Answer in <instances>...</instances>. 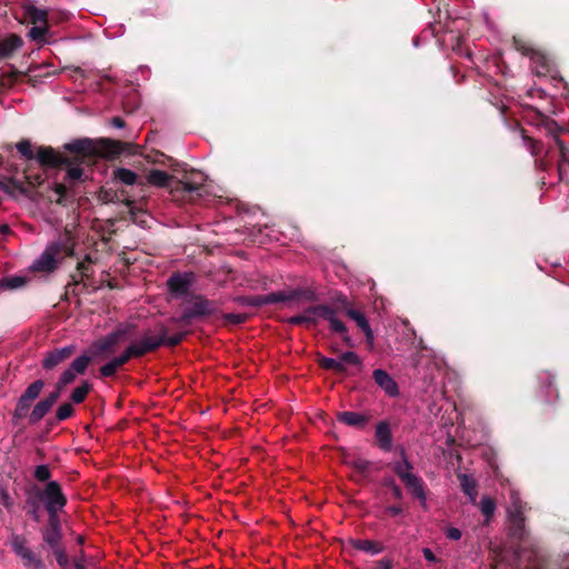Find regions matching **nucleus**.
<instances>
[{"label": "nucleus", "instance_id": "6e6d98bb", "mask_svg": "<svg viewBox=\"0 0 569 569\" xmlns=\"http://www.w3.org/2000/svg\"><path fill=\"white\" fill-rule=\"evenodd\" d=\"M387 511L392 516H398L402 512V509L398 506H390L388 507Z\"/></svg>", "mask_w": 569, "mask_h": 569}, {"label": "nucleus", "instance_id": "603ef678", "mask_svg": "<svg viewBox=\"0 0 569 569\" xmlns=\"http://www.w3.org/2000/svg\"><path fill=\"white\" fill-rule=\"evenodd\" d=\"M362 331L366 335L368 343L370 345V347H372L373 346V332L370 328V325L368 327H366Z\"/></svg>", "mask_w": 569, "mask_h": 569}, {"label": "nucleus", "instance_id": "2eb2a0df", "mask_svg": "<svg viewBox=\"0 0 569 569\" xmlns=\"http://www.w3.org/2000/svg\"><path fill=\"white\" fill-rule=\"evenodd\" d=\"M321 309L322 305L309 307L302 313L289 318L288 322L290 325L315 323L320 318Z\"/></svg>", "mask_w": 569, "mask_h": 569}, {"label": "nucleus", "instance_id": "8fccbe9b", "mask_svg": "<svg viewBox=\"0 0 569 569\" xmlns=\"http://www.w3.org/2000/svg\"><path fill=\"white\" fill-rule=\"evenodd\" d=\"M352 466L356 469H358L359 471H365V470H367L369 462L363 459H357V460L352 461Z\"/></svg>", "mask_w": 569, "mask_h": 569}, {"label": "nucleus", "instance_id": "864d4df0", "mask_svg": "<svg viewBox=\"0 0 569 569\" xmlns=\"http://www.w3.org/2000/svg\"><path fill=\"white\" fill-rule=\"evenodd\" d=\"M422 552H423V557L426 558V560H428L430 562H435L436 561V557H435L433 552L430 549L425 548Z\"/></svg>", "mask_w": 569, "mask_h": 569}, {"label": "nucleus", "instance_id": "1a4fd4ad", "mask_svg": "<svg viewBox=\"0 0 569 569\" xmlns=\"http://www.w3.org/2000/svg\"><path fill=\"white\" fill-rule=\"evenodd\" d=\"M373 379L376 383L390 397H396L399 393L398 385L393 378L382 369L373 371Z\"/></svg>", "mask_w": 569, "mask_h": 569}, {"label": "nucleus", "instance_id": "680f3d73", "mask_svg": "<svg viewBox=\"0 0 569 569\" xmlns=\"http://www.w3.org/2000/svg\"><path fill=\"white\" fill-rule=\"evenodd\" d=\"M77 569H81L80 567H77Z\"/></svg>", "mask_w": 569, "mask_h": 569}, {"label": "nucleus", "instance_id": "bb28decb", "mask_svg": "<svg viewBox=\"0 0 569 569\" xmlns=\"http://www.w3.org/2000/svg\"><path fill=\"white\" fill-rule=\"evenodd\" d=\"M61 164H64L68 167L67 169V179L69 181H79L82 179V176H83V170L82 168L78 164V160L77 159H71L69 157H67V162H62Z\"/></svg>", "mask_w": 569, "mask_h": 569}, {"label": "nucleus", "instance_id": "6ab92c4d", "mask_svg": "<svg viewBox=\"0 0 569 569\" xmlns=\"http://www.w3.org/2000/svg\"><path fill=\"white\" fill-rule=\"evenodd\" d=\"M377 441L383 450H390L392 445V436L390 427L387 422H379L376 428Z\"/></svg>", "mask_w": 569, "mask_h": 569}, {"label": "nucleus", "instance_id": "a878e982", "mask_svg": "<svg viewBox=\"0 0 569 569\" xmlns=\"http://www.w3.org/2000/svg\"><path fill=\"white\" fill-rule=\"evenodd\" d=\"M338 419L339 421L352 427L363 426L367 421V418L363 415L353 411L339 412Z\"/></svg>", "mask_w": 569, "mask_h": 569}, {"label": "nucleus", "instance_id": "c85d7f7f", "mask_svg": "<svg viewBox=\"0 0 569 569\" xmlns=\"http://www.w3.org/2000/svg\"><path fill=\"white\" fill-rule=\"evenodd\" d=\"M113 176H114V179H117L118 181L127 184V186H133L134 183H137V174L129 170V169H126V168H119L117 169L114 172H113Z\"/></svg>", "mask_w": 569, "mask_h": 569}, {"label": "nucleus", "instance_id": "7ed1b4c3", "mask_svg": "<svg viewBox=\"0 0 569 569\" xmlns=\"http://www.w3.org/2000/svg\"><path fill=\"white\" fill-rule=\"evenodd\" d=\"M393 470L406 485L410 493L419 499L420 502L425 506L427 502V496L422 480L412 472V466L408 461L403 451L401 452V459L393 463Z\"/></svg>", "mask_w": 569, "mask_h": 569}, {"label": "nucleus", "instance_id": "473e14b6", "mask_svg": "<svg viewBox=\"0 0 569 569\" xmlns=\"http://www.w3.org/2000/svg\"><path fill=\"white\" fill-rule=\"evenodd\" d=\"M90 361H91V358L89 356L82 355L72 361V363L70 365V368L77 375H82L86 371Z\"/></svg>", "mask_w": 569, "mask_h": 569}, {"label": "nucleus", "instance_id": "e433bc0d", "mask_svg": "<svg viewBox=\"0 0 569 569\" xmlns=\"http://www.w3.org/2000/svg\"><path fill=\"white\" fill-rule=\"evenodd\" d=\"M29 18L33 23L44 22L47 20V11L42 9H38L36 7H28Z\"/></svg>", "mask_w": 569, "mask_h": 569}, {"label": "nucleus", "instance_id": "393cba45", "mask_svg": "<svg viewBox=\"0 0 569 569\" xmlns=\"http://www.w3.org/2000/svg\"><path fill=\"white\" fill-rule=\"evenodd\" d=\"M300 297V291L273 292L261 299L262 303L289 302Z\"/></svg>", "mask_w": 569, "mask_h": 569}, {"label": "nucleus", "instance_id": "39448f33", "mask_svg": "<svg viewBox=\"0 0 569 569\" xmlns=\"http://www.w3.org/2000/svg\"><path fill=\"white\" fill-rule=\"evenodd\" d=\"M40 499L43 501L49 517L58 516V511L67 503V499L57 481L48 482Z\"/></svg>", "mask_w": 569, "mask_h": 569}, {"label": "nucleus", "instance_id": "9d476101", "mask_svg": "<svg viewBox=\"0 0 569 569\" xmlns=\"http://www.w3.org/2000/svg\"><path fill=\"white\" fill-rule=\"evenodd\" d=\"M59 397V391H53L46 399L39 401L30 415V421L32 423L40 421L49 412Z\"/></svg>", "mask_w": 569, "mask_h": 569}, {"label": "nucleus", "instance_id": "b1692460", "mask_svg": "<svg viewBox=\"0 0 569 569\" xmlns=\"http://www.w3.org/2000/svg\"><path fill=\"white\" fill-rule=\"evenodd\" d=\"M460 486L465 495L469 497L471 503L477 502V485L472 477L468 475H459Z\"/></svg>", "mask_w": 569, "mask_h": 569}, {"label": "nucleus", "instance_id": "a211bd4d", "mask_svg": "<svg viewBox=\"0 0 569 569\" xmlns=\"http://www.w3.org/2000/svg\"><path fill=\"white\" fill-rule=\"evenodd\" d=\"M22 46V40L16 34L0 38V58L10 57Z\"/></svg>", "mask_w": 569, "mask_h": 569}, {"label": "nucleus", "instance_id": "5fc2aeb1", "mask_svg": "<svg viewBox=\"0 0 569 569\" xmlns=\"http://www.w3.org/2000/svg\"><path fill=\"white\" fill-rule=\"evenodd\" d=\"M111 123L113 127L119 128V129L124 127V121L119 117L112 118Z\"/></svg>", "mask_w": 569, "mask_h": 569}, {"label": "nucleus", "instance_id": "de8ad7c7", "mask_svg": "<svg viewBox=\"0 0 569 569\" xmlns=\"http://www.w3.org/2000/svg\"><path fill=\"white\" fill-rule=\"evenodd\" d=\"M447 538L451 540H459L461 538V531L458 528H449L446 532Z\"/></svg>", "mask_w": 569, "mask_h": 569}, {"label": "nucleus", "instance_id": "09e8293b", "mask_svg": "<svg viewBox=\"0 0 569 569\" xmlns=\"http://www.w3.org/2000/svg\"><path fill=\"white\" fill-rule=\"evenodd\" d=\"M44 32H46L44 28H42V27H33L30 30V36H31L32 39H40V38L43 37Z\"/></svg>", "mask_w": 569, "mask_h": 569}, {"label": "nucleus", "instance_id": "72a5a7b5", "mask_svg": "<svg viewBox=\"0 0 569 569\" xmlns=\"http://www.w3.org/2000/svg\"><path fill=\"white\" fill-rule=\"evenodd\" d=\"M480 510L486 517V520L489 521L496 510L495 501L489 497H483L480 501Z\"/></svg>", "mask_w": 569, "mask_h": 569}, {"label": "nucleus", "instance_id": "58836bf2", "mask_svg": "<svg viewBox=\"0 0 569 569\" xmlns=\"http://www.w3.org/2000/svg\"><path fill=\"white\" fill-rule=\"evenodd\" d=\"M339 359L342 361V365L345 367H346V365H355V366H360L361 365V359L353 351L343 352L339 357Z\"/></svg>", "mask_w": 569, "mask_h": 569}, {"label": "nucleus", "instance_id": "79ce46f5", "mask_svg": "<svg viewBox=\"0 0 569 569\" xmlns=\"http://www.w3.org/2000/svg\"><path fill=\"white\" fill-rule=\"evenodd\" d=\"M90 263L91 259L89 256H86L82 261L78 262L77 270L81 278L89 277Z\"/></svg>", "mask_w": 569, "mask_h": 569}, {"label": "nucleus", "instance_id": "f8f14e48", "mask_svg": "<svg viewBox=\"0 0 569 569\" xmlns=\"http://www.w3.org/2000/svg\"><path fill=\"white\" fill-rule=\"evenodd\" d=\"M30 281L29 271L27 273L7 276L0 280V289L18 290L24 288Z\"/></svg>", "mask_w": 569, "mask_h": 569}, {"label": "nucleus", "instance_id": "2f4dec72", "mask_svg": "<svg viewBox=\"0 0 569 569\" xmlns=\"http://www.w3.org/2000/svg\"><path fill=\"white\" fill-rule=\"evenodd\" d=\"M77 376L78 375L74 371H72V369L69 367L67 370L63 371L60 379L58 380L56 391H59L60 393L64 389V387L74 381Z\"/></svg>", "mask_w": 569, "mask_h": 569}, {"label": "nucleus", "instance_id": "412c9836", "mask_svg": "<svg viewBox=\"0 0 569 569\" xmlns=\"http://www.w3.org/2000/svg\"><path fill=\"white\" fill-rule=\"evenodd\" d=\"M214 311V306L207 299L199 298L192 305V308L187 312V318L210 315Z\"/></svg>", "mask_w": 569, "mask_h": 569}, {"label": "nucleus", "instance_id": "c756f323", "mask_svg": "<svg viewBox=\"0 0 569 569\" xmlns=\"http://www.w3.org/2000/svg\"><path fill=\"white\" fill-rule=\"evenodd\" d=\"M320 366L327 370H333L339 373H343L346 371V367L342 365V361L333 358H321Z\"/></svg>", "mask_w": 569, "mask_h": 569}, {"label": "nucleus", "instance_id": "9b49d317", "mask_svg": "<svg viewBox=\"0 0 569 569\" xmlns=\"http://www.w3.org/2000/svg\"><path fill=\"white\" fill-rule=\"evenodd\" d=\"M61 539V530L58 516L49 517V527L43 531V540L51 547L59 546Z\"/></svg>", "mask_w": 569, "mask_h": 569}, {"label": "nucleus", "instance_id": "4468645a", "mask_svg": "<svg viewBox=\"0 0 569 569\" xmlns=\"http://www.w3.org/2000/svg\"><path fill=\"white\" fill-rule=\"evenodd\" d=\"M73 352V347L68 346L63 347L61 349H57L52 352H50L44 359H43V367L46 369H52L57 367L59 363L68 359L71 353Z\"/></svg>", "mask_w": 569, "mask_h": 569}, {"label": "nucleus", "instance_id": "f3484780", "mask_svg": "<svg viewBox=\"0 0 569 569\" xmlns=\"http://www.w3.org/2000/svg\"><path fill=\"white\" fill-rule=\"evenodd\" d=\"M131 357L128 349H126L120 356L112 358L100 368L101 376L106 378L113 376L118 368L127 363Z\"/></svg>", "mask_w": 569, "mask_h": 569}, {"label": "nucleus", "instance_id": "423d86ee", "mask_svg": "<svg viewBox=\"0 0 569 569\" xmlns=\"http://www.w3.org/2000/svg\"><path fill=\"white\" fill-rule=\"evenodd\" d=\"M128 332L127 327L119 326L114 331L92 343L94 356H104L112 353L119 343H121Z\"/></svg>", "mask_w": 569, "mask_h": 569}, {"label": "nucleus", "instance_id": "0eeeda50", "mask_svg": "<svg viewBox=\"0 0 569 569\" xmlns=\"http://www.w3.org/2000/svg\"><path fill=\"white\" fill-rule=\"evenodd\" d=\"M10 546L27 569H43V562L27 547L24 538L18 535L12 536Z\"/></svg>", "mask_w": 569, "mask_h": 569}, {"label": "nucleus", "instance_id": "f704fd0d", "mask_svg": "<svg viewBox=\"0 0 569 569\" xmlns=\"http://www.w3.org/2000/svg\"><path fill=\"white\" fill-rule=\"evenodd\" d=\"M90 388L91 386L88 382H83L81 386L77 387L71 395L72 401L76 403H81L86 399Z\"/></svg>", "mask_w": 569, "mask_h": 569}, {"label": "nucleus", "instance_id": "3c124183", "mask_svg": "<svg viewBox=\"0 0 569 569\" xmlns=\"http://www.w3.org/2000/svg\"><path fill=\"white\" fill-rule=\"evenodd\" d=\"M182 339V335H177V336H173V337H170V338H166L164 337V342L163 343H167L169 346H174L177 343H179Z\"/></svg>", "mask_w": 569, "mask_h": 569}, {"label": "nucleus", "instance_id": "6e6552de", "mask_svg": "<svg viewBox=\"0 0 569 569\" xmlns=\"http://www.w3.org/2000/svg\"><path fill=\"white\" fill-rule=\"evenodd\" d=\"M192 280V273H177L169 278L168 287L173 295L182 297L188 293Z\"/></svg>", "mask_w": 569, "mask_h": 569}, {"label": "nucleus", "instance_id": "4be33fe9", "mask_svg": "<svg viewBox=\"0 0 569 569\" xmlns=\"http://www.w3.org/2000/svg\"><path fill=\"white\" fill-rule=\"evenodd\" d=\"M320 318L329 321L331 330L342 335L347 332L346 326L337 318L335 310L331 308L322 306Z\"/></svg>", "mask_w": 569, "mask_h": 569}, {"label": "nucleus", "instance_id": "13d9d810", "mask_svg": "<svg viewBox=\"0 0 569 569\" xmlns=\"http://www.w3.org/2000/svg\"><path fill=\"white\" fill-rule=\"evenodd\" d=\"M229 319H231L234 323H239L243 320V317L240 315H230Z\"/></svg>", "mask_w": 569, "mask_h": 569}, {"label": "nucleus", "instance_id": "f257e3e1", "mask_svg": "<svg viewBox=\"0 0 569 569\" xmlns=\"http://www.w3.org/2000/svg\"><path fill=\"white\" fill-rule=\"evenodd\" d=\"M74 237L71 230L66 228L63 234L59 239L46 244L41 253L29 266L28 271L42 276L53 273L62 262L63 256H74Z\"/></svg>", "mask_w": 569, "mask_h": 569}, {"label": "nucleus", "instance_id": "49530a36", "mask_svg": "<svg viewBox=\"0 0 569 569\" xmlns=\"http://www.w3.org/2000/svg\"><path fill=\"white\" fill-rule=\"evenodd\" d=\"M0 501L6 508H10L13 505L10 495L4 489H0Z\"/></svg>", "mask_w": 569, "mask_h": 569}, {"label": "nucleus", "instance_id": "37998d69", "mask_svg": "<svg viewBox=\"0 0 569 569\" xmlns=\"http://www.w3.org/2000/svg\"><path fill=\"white\" fill-rule=\"evenodd\" d=\"M51 473H50V470L47 466L44 465H41V466H38L34 470V477L39 480V481H47L49 478H50Z\"/></svg>", "mask_w": 569, "mask_h": 569}, {"label": "nucleus", "instance_id": "ddd939ff", "mask_svg": "<svg viewBox=\"0 0 569 569\" xmlns=\"http://www.w3.org/2000/svg\"><path fill=\"white\" fill-rule=\"evenodd\" d=\"M37 159L42 164L60 166L67 162V157L57 153L52 148L41 147L37 151Z\"/></svg>", "mask_w": 569, "mask_h": 569}, {"label": "nucleus", "instance_id": "bf43d9fd", "mask_svg": "<svg viewBox=\"0 0 569 569\" xmlns=\"http://www.w3.org/2000/svg\"><path fill=\"white\" fill-rule=\"evenodd\" d=\"M9 231H10V229H9V227L7 224H3V226L0 227V233L2 236H7L9 233Z\"/></svg>", "mask_w": 569, "mask_h": 569}, {"label": "nucleus", "instance_id": "a19ab883", "mask_svg": "<svg viewBox=\"0 0 569 569\" xmlns=\"http://www.w3.org/2000/svg\"><path fill=\"white\" fill-rule=\"evenodd\" d=\"M17 150L27 159H32L34 157L33 152H32L31 143L28 140H22V141L18 142Z\"/></svg>", "mask_w": 569, "mask_h": 569}, {"label": "nucleus", "instance_id": "4d7b16f0", "mask_svg": "<svg viewBox=\"0 0 569 569\" xmlns=\"http://www.w3.org/2000/svg\"><path fill=\"white\" fill-rule=\"evenodd\" d=\"M391 487H392V493L396 498L400 499L402 497V491L401 489L395 485L392 481H391Z\"/></svg>", "mask_w": 569, "mask_h": 569}, {"label": "nucleus", "instance_id": "dca6fc26", "mask_svg": "<svg viewBox=\"0 0 569 569\" xmlns=\"http://www.w3.org/2000/svg\"><path fill=\"white\" fill-rule=\"evenodd\" d=\"M43 386H44V383L42 380H36L34 382H32L27 388L24 393L20 397L19 402H18V408L20 410H26L29 407L30 402L32 400H34L36 398H38Z\"/></svg>", "mask_w": 569, "mask_h": 569}, {"label": "nucleus", "instance_id": "5701e85b", "mask_svg": "<svg viewBox=\"0 0 569 569\" xmlns=\"http://www.w3.org/2000/svg\"><path fill=\"white\" fill-rule=\"evenodd\" d=\"M522 505L520 498L517 492L511 493V503L508 508V516L515 522V525L520 526L522 522Z\"/></svg>", "mask_w": 569, "mask_h": 569}, {"label": "nucleus", "instance_id": "4c0bfd02", "mask_svg": "<svg viewBox=\"0 0 569 569\" xmlns=\"http://www.w3.org/2000/svg\"><path fill=\"white\" fill-rule=\"evenodd\" d=\"M129 206L133 222L141 226L142 228L149 227L148 222L150 220V217L144 212H136L133 207L131 204Z\"/></svg>", "mask_w": 569, "mask_h": 569}, {"label": "nucleus", "instance_id": "ea45409f", "mask_svg": "<svg viewBox=\"0 0 569 569\" xmlns=\"http://www.w3.org/2000/svg\"><path fill=\"white\" fill-rule=\"evenodd\" d=\"M73 413V408L70 403L61 405L56 412V417L59 421L70 418Z\"/></svg>", "mask_w": 569, "mask_h": 569}, {"label": "nucleus", "instance_id": "cd10ccee", "mask_svg": "<svg viewBox=\"0 0 569 569\" xmlns=\"http://www.w3.org/2000/svg\"><path fill=\"white\" fill-rule=\"evenodd\" d=\"M351 545L361 551H365L370 555H377L382 551V546L378 545L377 542L372 540H352Z\"/></svg>", "mask_w": 569, "mask_h": 569}, {"label": "nucleus", "instance_id": "052dcab7", "mask_svg": "<svg viewBox=\"0 0 569 569\" xmlns=\"http://www.w3.org/2000/svg\"><path fill=\"white\" fill-rule=\"evenodd\" d=\"M56 191L60 194H63L64 193V187L62 184H59L56 189Z\"/></svg>", "mask_w": 569, "mask_h": 569}, {"label": "nucleus", "instance_id": "c03bdc74", "mask_svg": "<svg viewBox=\"0 0 569 569\" xmlns=\"http://www.w3.org/2000/svg\"><path fill=\"white\" fill-rule=\"evenodd\" d=\"M52 549H53V553L57 558L58 563L61 567H66L68 565V558H67L64 551L59 546L56 548H52Z\"/></svg>", "mask_w": 569, "mask_h": 569}, {"label": "nucleus", "instance_id": "c9c22d12", "mask_svg": "<svg viewBox=\"0 0 569 569\" xmlns=\"http://www.w3.org/2000/svg\"><path fill=\"white\" fill-rule=\"evenodd\" d=\"M347 315L357 323V326L363 330L366 327L369 326V322L363 313L355 310V309H347Z\"/></svg>", "mask_w": 569, "mask_h": 569}, {"label": "nucleus", "instance_id": "a18cd8bd", "mask_svg": "<svg viewBox=\"0 0 569 569\" xmlns=\"http://www.w3.org/2000/svg\"><path fill=\"white\" fill-rule=\"evenodd\" d=\"M393 568V561L390 558H383L377 561L373 569H392Z\"/></svg>", "mask_w": 569, "mask_h": 569}, {"label": "nucleus", "instance_id": "7c9ffc66", "mask_svg": "<svg viewBox=\"0 0 569 569\" xmlns=\"http://www.w3.org/2000/svg\"><path fill=\"white\" fill-rule=\"evenodd\" d=\"M203 177L201 173H196L193 178L184 177L180 182L184 190L196 191L202 184Z\"/></svg>", "mask_w": 569, "mask_h": 569}, {"label": "nucleus", "instance_id": "20e7f679", "mask_svg": "<svg viewBox=\"0 0 569 569\" xmlns=\"http://www.w3.org/2000/svg\"><path fill=\"white\" fill-rule=\"evenodd\" d=\"M166 330L160 328L158 332L148 331L143 337L132 342L127 349L132 357H140L154 350L164 342Z\"/></svg>", "mask_w": 569, "mask_h": 569}, {"label": "nucleus", "instance_id": "f03ea898", "mask_svg": "<svg viewBox=\"0 0 569 569\" xmlns=\"http://www.w3.org/2000/svg\"><path fill=\"white\" fill-rule=\"evenodd\" d=\"M64 148L77 156L73 159L87 156L116 157L120 154L124 144L110 139L91 140L88 138L71 141Z\"/></svg>", "mask_w": 569, "mask_h": 569}, {"label": "nucleus", "instance_id": "aec40b11", "mask_svg": "<svg viewBox=\"0 0 569 569\" xmlns=\"http://www.w3.org/2000/svg\"><path fill=\"white\" fill-rule=\"evenodd\" d=\"M171 180L172 177L170 174L157 169L150 170L146 176L147 183L158 188L168 187Z\"/></svg>", "mask_w": 569, "mask_h": 569}]
</instances>
